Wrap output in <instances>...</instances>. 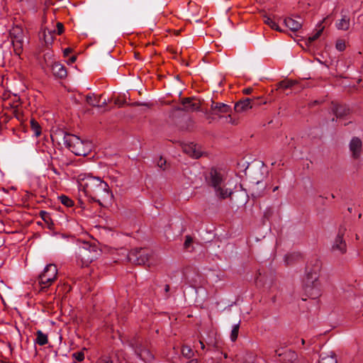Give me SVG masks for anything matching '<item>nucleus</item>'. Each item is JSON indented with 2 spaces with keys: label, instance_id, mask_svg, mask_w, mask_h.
<instances>
[{
  "label": "nucleus",
  "instance_id": "1",
  "mask_svg": "<svg viewBox=\"0 0 363 363\" xmlns=\"http://www.w3.org/2000/svg\"><path fill=\"white\" fill-rule=\"evenodd\" d=\"M79 188L91 201L97 202L100 206L111 201L113 194L106 182L100 177L90 174L81 173L77 177Z\"/></svg>",
  "mask_w": 363,
  "mask_h": 363
},
{
  "label": "nucleus",
  "instance_id": "2",
  "mask_svg": "<svg viewBox=\"0 0 363 363\" xmlns=\"http://www.w3.org/2000/svg\"><path fill=\"white\" fill-rule=\"evenodd\" d=\"M321 265V261L315 258L311 260L306 268L303 288L306 296L312 299H315L321 295V284L319 280Z\"/></svg>",
  "mask_w": 363,
  "mask_h": 363
},
{
  "label": "nucleus",
  "instance_id": "3",
  "mask_svg": "<svg viewBox=\"0 0 363 363\" xmlns=\"http://www.w3.org/2000/svg\"><path fill=\"white\" fill-rule=\"evenodd\" d=\"M205 180L207 185L214 189L216 196L220 199H225L233 194L232 191L225 186L226 174L220 168H211L205 176Z\"/></svg>",
  "mask_w": 363,
  "mask_h": 363
},
{
  "label": "nucleus",
  "instance_id": "4",
  "mask_svg": "<svg viewBox=\"0 0 363 363\" xmlns=\"http://www.w3.org/2000/svg\"><path fill=\"white\" fill-rule=\"evenodd\" d=\"M64 143L75 155L86 156L91 150V143L82 140L79 137L72 134H66Z\"/></svg>",
  "mask_w": 363,
  "mask_h": 363
},
{
  "label": "nucleus",
  "instance_id": "5",
  "mask_svg": "<svg viewBox=\"0 0 363 363\" xmlns=\"http://www.w3.org/2000/svg\"><path fill=\"white\" fill-rule=\"evenodd\" d=\"M77 262L82 267H87L97 258L98 251L96 246L87 243L85 246L79 247L77 253Z\"/></svg>",
  "mask_w": 363,
  "mask_h": 363
},
{
  "label": "nucleus",
  "instance_id": "6",
  "mask_svg": "<svg viewBox=\"0 0 363 363\" xmlns=\"http://www.w3.org/2000/svg\"><path fill=\"white\" fill-rule=\"evenodd\" d=\"M57 268L54 264H48L39 275V284L43 289L49 287L57 279Z\"/></svg>",
  "mask_w": 363,
  "mask_h": 363
},
{
  "label": "nucleus",
  "instance_id": "7",
  "mask_svg": "<svg viewBox=\"0 0 363 363\" xmlns=\"http://www.w3.org/2000/svg\"><path fill=\"white\" fill-rule=\"evenodd\" d=\"M128 259L135 264H145L149 259L148 250L146 248H135L128 254Z\"/></svg>",
  "mask_w": 363,
  "mask_h": 363
},
{
  "label": "nucleus",
  "instance_id": "8",
  "mask_svg": "<svg viewBox=\"0 0 363 363\" xmlns=\"http://www.w3.org/2000/svg\"><path fill=\"white\" fill-rule=\"evenodd\" d=\"M345 232L346 228L344 226H341L332 244L331 251L335 255H342L347 252V244L343 238Z\"/></svg>",
  "mask_w": 363,
  "mask_h": 363
},
{
  "label": "nucleus",
  "instance_id": "9",
  "mask_svg": "<svg viewBox=\"0 0 363 363\" xmlns=\"http://www.w3.org/2000/svg\"><path fill=\"white\" fill-rule=\"evenodd\" d=\"M260 99H250V98H245L244 99H241L239 101H238L234 106V109L238 113H242L247 111L250 109H251L253 106L256 105H259L261 104H266V101H262L261 102L257 103V100H259Z\"/></svg>",
  "mask_w": 363,
  "mask_h": 363
},
{
  "label": "nucleus",
  "instance_id": "10",
  "mask_svg": "<svg viewBox=\"0 0 363 363\" xmlns=\"http://www.w3.org/2000/svg\"><path fill=\"white\" fill-rule=\"evenodd\" d=\"M182 108L186 112H193L200 108V102L192 97L184 98L182 100Z\"/></svg>",
  "mask_w": 363,
  "mask_h": 363
},
{
  "label": "nucleus",
  "instance_id": "11",
  "mask_svg": "<svg viewBox=\"0 0 363 363\" xmlns=\"http://www.w3.org/2000/svg\"><path fill=\"white\" fill-rule=\"evenodd\" d=\"M212 114L221 117L223 114L231 112V107L224 103L212 101L211 105Z\"/></svg>",
  "mask_w": 363,
  "mask_h": 363
},
{
  "label": "nucleus",
  "instance_id": "12",
  "mask_svg": "<svg viewBox=\"0 0 363 363\" xmlns=\"http://www.w3.org/2000/svg\"><path fill=\"white\" fill-rule=\"evenodd\" d=\"M15 100L13 101V104L11 105L12 108V114L13 116L19 121L20 125H23V106L22 103L21 102L20 97H17L16 95L14 96Z\"/></svg>",
  "mask_w": 363,
  "mask_h": 363
},
{
  "label": "nucleus",
  "instance_id": "13",
  "mask_svg": "<svg viewBox=\"0 0 363 363\" xmlns=\"http://www.w3.org/2000/svg\"><path fill=\"white\" fill-rule=\"evenodd\" d=\"M183 150L186 154L196 159L199 158L202 155L200 147L193 143L185 144L183 146Z\"/></svg>",
  "mask_w": 363,
  "mask_h": 363
},
{
  "label": "nucleus",
  "instance_id": "14",
  "mask_svg": "<svg viewBox=\"0 0 363 363\" xmlns=\"http://www.w3.org/2000/svg\"><path fill=\"white\" fill-rule=\"evenodd\" d=\"M135 352L137 355L144 362H151L154 359V356L150 350L145 346H140L136 348Z\"/></svg>",
  "mask_w": 363,
  "mask_h": 363
},
{
  "label": "nucleus",
  "instance_id": "15",
  "mask_svg": "<svg viewBox=\"0 0 363 363\" xmlns=\"http://www.w3.org/2000/svg\"><path fill=\"white\" fill-rule=\"evenodd\" d=\"M350 150L354 158H358L362 150V141L358 138H353L350 143Z\"/></svg>",
  "mask_w": 363,
  "mask_h": 363
},
{
  "label": "nucleus",
  "instance_id": "16",
  "mask_svg": "<svg viewBox=\"0 0 363 363\" xmlns=\"http://www.w3.org/2000/svg\"><path fill=\"white\" fill-rule=\"evenodd\" d=\"M13 51L20 58L23 54V40L19 36H14L12 38Z\"/></svg>",
  "mask_w": 363,
  "mask_h": 363
},
{
  "label": "nucleus",
  "instance_id": "17",
  "mask_svg": "<svg viewBox=\"0 0 363 363\" xmlns=\"http://www.w3.org/2000/svg\"><path fill=\"white\" fill-rule=\"evenodd\" d=\"M101 97L102 95L97 96L95 94H89L86 97V101L89 105L92 106L101 107L106 104V100H104L102 104H100V100Z\"/></svg>",
  "mask_w": 363,
  "mask_h": 363
},
{
  "label": "nucleus",
  "instance_id": "18",
  "mask_svg": "<svg viewBox=\"0 0 363 363\" xmlns=\"http://www.w3.org/2000/svg\"><path fill=\"white\" fill-rule=\"evenodd\" d=\"M53 74L59 78H64L67 76L66 68L60 63H54L52 66Z\"/></svg>",
  "mask_w": 363,
  "mask_h": 363
},
{
  "label": "nucleus",
  "instance_id": "19",
  "mask_svg": "<svg viewBox=\"0 0 363 363\" xmlns=\"http://www.w3.org/2000/svg\"><path fill=\"white\" fill-rule=\"evenodd\" d=\"M284 25L292 31H296L301 27V23L291 18H286L284 20Z\"/></svg>",
  "mask_w": 363,
  "mask_h": 363
},
{
  "label": "nucleus",
  "instance_id": "20",
  "mask_svg": "<svg viewBox=\"0 0 363 363\" xmlns=\"http://www.w3.org/2000/svg\"><path fill=\"white\" fill-rule=\"evenodd\" d=\"M350 20L347 16H342V18L336 23V28L338 30H347L350 28Z\"/></svg>",
  "mask_w": 363,
  "mask_h": 363
},
{
  "label": "nucleus",
  "instance_id": "21",
  "mask_svg": "<svg viewBox=\"0 0 363 363\" xmlns=\"http://www.w3.org/2000/svg\"><path fill=\"white\" fill-rule=\"evenodd\" d=\"M30 128L33 132L34 136L39 137L41 135L42 128L34 118L30 120Z\"/></svg>",
  "mask_w": 363,
  "mask_h": 363
},
{
  "label": "nucleus",
  "instance_id": "22",
  "mask_svg": "<svg viewBox=\"0 0 363 363\" xmlns=\"http://www.w3.org/2000/svg\"><path fill=\"white\" fill-rule=\"evenodd\" d=\"M318 363H337V362L334 353L332 352L331 354L322 353Z\"/></svg>",
  "mask_w": 363,
  "mask_h": 363
},
{
  "label": "nucleus",
  "instance_id": "23",
  "mask_svg": "<svg viewBox=\"0 0 363 363\" xmlns=\"http://www.w3.org/2000/svg\"><path fill=\"white\" fill-rule=\"evenodd\" d=\"M349 108H347L345 106L342 105H337L333 108V111L337 118H340L344 116H346L349 113Z\"/></svg>",
  "mask_w": 363,
  "mask_h": 363
},
{
  "label": "nucleus",
  "instance_id": "24",
  "mask_svg": "<svg viewBox=\"0 0 363 363\" xmlns=\"http://www.w3.org/2000/svg\"><path fill=\"white\" fill-rule=\"evenodd\" d=\"M263 21L265 24L268 25L272 29L279 32L282 31L279 25L270 17L266 15L263 16Z\"/></svg>",
  "mask_w": 363,
  "mask_h": 363
},
{
  "label": "nucleus",
  "instance_id": "25",
  "mask_svg": "<svg viewBox=\"0 0 363 363\" xmlns=\"http://www.w3.org/2000/svg\"><path fill=\"white\" fill-rule=\"evenodd\" d=\"M37 337L35 340V342L38 345L43 346L48 343V335L43 333L41 330H38L36 333Z\"/></svg>",
  "mask_w": 363,
  "mask_h": 363
},
{
  "label": "nucleus",
  "instance_id": "26",
  "mask_svg": "<svg viewBox=\"0 0 363 363\" xmlns=\"http://www.w3.org/2000/svg\"><path fill=\"white\" fill-rule=\"evenodd\" d=\"M40 217L42 219L45 221V223L48 225V227L49 228H52V226L53 225V223L51 218V216L49 213L41 211L40 212Z\"/></svg>",
  "mask_w": 363,
  "mask_h": 363
},
{
  "label": "nucleus",
  "instance_id": "27",
  "mask_svg": "<svg viewBox=\"0 0 363 363\" xmlns=\"http://www.w3.org/2000/svg\"><path fill=\"white\" fill-rule=\"evenodd\" d=\"M60 201L66 207H72L74 206V201L65 195L58 196Z\"/></svg>",
  "mask_w": 363,
  "mask_h": 363
},
{
  "label": "nucleus",
  "instance_id": "28",
  "mask_svg": "<svg viewBox=\"0 0 363 363\" xmlns=\"http://www.w3.org/2000/svg\"><path fill=\"white\" fill-rule=\"evenodd\" d=\"M295 84V81L286 79L279 82L277 86L279 89H287L292 87Z\"/></svg>",
  "mask_w": 363,
  "mask_h": 363
},
{
  "label": "nucleus",
  "instance_id": "29",
  "mask_svg": "<svg viewBox=\"0 0 363 363\" xmlns=\"http://www.w3.org/2000/svg\"><path fill=\"white\" fill-rule=\"evenodd\" d=\"M182 354L187 359H190L194 356V352L189 346L184 345L182 348Z\"/></svg>",
  "mask_w": 363,
  "mask_h": 363
},
{
  "label": "nucleus",
  "instance_id": "30",
  "mask_svg": "<svg viewBox=\"0 0 363 363\" xmlns=\"http://www.w3.org/2000/svg\"><path fill=\"white\" fill-rule=\"evenodd\" d=\"M324 29V27H321L316 32L315 34H313V35L311 36H309L307 39V43L306 44L308 45H310L311 43H312L313 41H315V40H317L321 35L323 30Z\"/></svg>",
  "mask_w": 363,
  "mask_h": 363
},
{
  "label": "nucleus",
  "instance_id": "31",
  "mask_svg": "<svg viewBox=\"0 0 363 363\" xmlns=\"http://www.w3.org/2000/svg\"><path fill=\"white\" fill-rule=\"evenodd\" d=\"M239 328H240V323L235 324L233 326V329L231 330L230 333V340L233 342H235L238 336L239 333Z\"/></svg>",
  "mask_w": 363,
  "mask_h": 363
},
{
  "label": "nucleus",
  "instance_id": "32",
  "mask_svg": "<svg viewBox=\"0 0 363 363\" xmlns=\"http://www.w3.org/2000/svg\"><path fill=\"white\" fill-rule=\"evenodd\" d=\"M55 30H48V34H47L45 31L44 32V40L47 45L51 44L52 43L54 38L53 35L55 33Z\"/></svg>",
  "mask_w": 363,
  "mask_h": 363
},
{
  "label": "nucleus",
  "instance_id": "33",
  "mask_svg": "<svg viewBox=\"0 0 363 363\" xmlns=\"http://www.w3.org/2000/svg\"><path fill=\"white\" fill-rule=\"evenodd\" d=\"M276 353L278 354V356H281L282 354H284V356H287L289 357V361H292L293 359H296V354L293 352V351H291V350H287L284 352V354H281V353H279L278 350H276Z\"/></svg>",
  "mask_w": 363,
  "mask_h": 363
},
{
  "label": "nucleus",
  "instance_id": "34",
  "mask_svg": "<svg viewBox=\"0 0 363 363\" xmlns=\"http://www.w3.org/2000/svg\"><path fill=\"white\" fill-rule=\"evenodd\" d=\"M336 49L339 51H344L346 48V43L343 39H338L335 44Z\"/></svg>",
  "mask_w": 363,
  "mask_h": 363
},
{
  "label": "nucleus",
  "instance_id": "35",
  "mask_svg": "<svg viewBox=\"0 0 363 363\" xmlns=\"http://www.w3.org/2000/svg\"><path fill=\"white\" fill-rule=\"evenodd\" d=\"M256 355L253 353H247L244 357L243 363H255Z\"/></svg>",
  "mask_w": 363,
  "mask_h": 363
},
{
  "label": "nucleus",
  "instance_id": "36",
  "mask_svg": "<svg viewBox=\"0 0 363 363\" xmlns=\"http://www.w3.org/2000/svg\"><path fill=\"white\" fill-rule=\"evenodd\" d=\"M72 357L77 362H82L84 359V353L83 351H79L72 354Z\"/></svg>",
  "mask_w": 363,
  "mask_h": 363
},
{
  "label": "nucleus",
  "instance_id": "37",
  "mask_svg": "<svg viewBox=\"0 0 363 363\" xmlns=\"http://www.w3.org/2000/svg\"><path fill=\"white\" fill-rule=\"evenodd\" d=\"M40 187L39 180L38 178H34L30 185V190L36 192Z\"/></svg>",
  "mask_w": 363,
  "mask_h": 363
},
{
  "label": "nucleus",
  "instance_id": "38",
  "mask_svg": "<svg viewBox=\"0 0 363 363\" xmlns=\"http://www.w3.org/2000/svg\"><path fill=\"white\" fill-rule=\"evenodd\" d=\"M157 164L160 168H161L163 170H165L167 169V161L162 157H160L159 159Z\"/></svg>",
  "mask_w": 363,
  "mask_h": 363
},
{
  "label": "nucleus",
  "instance_id": "39",
  "mask_svg": "<svg viewBox=\"0 0 363 363\" xmlns=\"http://www.w3.org/2000/svg\"><path fill=\"white\" fill-rule=\"evenodd\" d=\"M192 242H193V240H192L191 237H190L189 235H186L184 243V248L188 249L189 247V246L191 245V244L192 243Z\"/></svg>",
  "mask_w": 363,
  "mask_h": 363
},
{
  "label": "nucleus",
  "instance_id": "40",
  "mask_svg": "<svg viewBox=\"0 0 363 363\" xmlns=\"http://www.w3.org/2000/svg\"><path fill=\"white\" fill-rule=\"evenodd\" d=\"M228 116L226 118V121L228 123H230L232 125H237L238 123V121L235 118H233L231 115L229 113H228Z\"/></svg>",
  "mask_w": 363,
  "mask_h": 363
},
{
  "label": "nucleus",
  "instance_id": "41",
  "mask_svg": "<svg viewBox=\"0 0 363 363\" xmlns=\"http://www.w3.org/2000/svg\"><path fill=\"white\" fill-rule=\"evenodd\" d=\"M99 363H118V360H114L111 358H103L100 359Z\"/></svg>",
  "mask_w": 363,
  "mask_h": 363
},
{
  "label": "nucleus",
  "instance_id": "42",
  "mask_svg": "<svg viewBox=\"0 0 363 363\" xmlns=\"http://www.w3.org/2000/svg\"><path fill=\"white\" fill-rule=\"evenodd\" d=\"M57 33L58 35H60L62 33L63 30H64V26L62 23H60L58 22L57 23Z\"/></svg>",
  "mask_w": 363,
  "mask_h": 363
},
{
  "label": "nucleus",
  "instance_id": "43",
  "mask_svg": "<svg viewBox=\"0 0 363 363\" xmlns=\"http://www.w3.org/2000/svg\"><path fill=\"white\" fill-rule=\"evenodd\" d=\"M252 89L250 87L245 88L242 90L243 94H247V95L250 94L252 93Z\"/></svg>",
  "mask_w": 363,
  "mask_h": 363
},
{
  "label": "nucleus",
  "instance_id": "44",
  "mask_svg": "<svg viewBox=\"0 0 363 363\" xmlns=\"http://www.w3.org/2000/svg\"><path fill=\"white\" fill-rule=\"evenodd\" d=\"M72 52V49L69 48H65L64 50V55L67 56Z\"/></svg>",
  "mask_w": 363,
  "mask_h": 363
},
{
  "label": "nucleus",
  "instance_id": "45",
  "mask_svg": "<svg viewBox=\"0 0 363 363\" xmlns=\"http://www.w3.org/2000/svg\"><path fill=\"white\" fill-rule=\"evenodd\" d=\"M169 289H170V286L169 284H166L164 286V291L166 294H168V292L169 291Z\"/></svg>",
  "mask_w": 363,
  "mask_h": 363
},
{
  "label": "nucleus",
  "instance_id": "46",
  "mask_svg": "<svg viewBox=\"0 0 363 363\" xmlns=\"http://www.w3.org/2000/svg\"><path fill=\"white\" fill-rule=\"evenodd\" d=\"M13 131L14 134H16V135L20 138V134H19L21 133L20 130L13 129Z\"/></svg>",
  "mask_w": 363,
  "mask_h": 363
},
{
  "label": "nucleus",
  "instance_id": "47",
  "mask_svg": "<svg viewBox=\"0 0 363 363\" xmlns=\"http://www.w3.org/2000/svg\"><path fill=\"white\" fill-rule=\"evenodd\" d=\"M199 344H200V345H201V350H204V349H205V347H206V346H205V345H204L203 342L202 340H199Z\"/></svg>",
  "mask_w": 363,
  "mask_h": 363
},
{
  "label": "nucleus",
  "instance_id": "48",
  "mask_svg": "<svg viewBox=\"0 0 363 363\" xmlns=\"http://www.w3.org/2000/svg\"><path fill=\"white\" fill-rule=\"evenodd\" d=\"M177 111H184V109L182 108V104L180 106H177L175 108Z\"/></svg>",
  "mask_w": 363,
  "mask_h": 363
},
{
  "label": "nucleus",
  "instance_id": "49",
  "mask_svg": "<svg viewBox=\"0 0 363 363\" xmlns=\"http://www.w3.org/2000/svg\"><path fill=\"white\" fill-rule=\"evenodd\" d=\"M70 60L72 62H74L75 60H76V57L75 56H72L71 58H70Z\"/></svg>",
  "mask_w": 363,
  "mask_h": 363
},
{
  "label": "nucleus",
  "instance_id": "50",
  "mask_svg": "<svg viewBox=\"0 0 363 363\" xmlns=\"http://www.w3.org/2000/svg\"><path fill=\"white\" fill-rule=\"evenodd\" d=\"M301 343H302V345L305 344V340L303 339H301Z\"/></svg>",
  "mask_w": 363,
  "mask_h": 363
},
{
  "label": "nucleus",
  "instance_id": "51",
  "mask_svg": "<svg viewBox=\"0 0 363 363\" xmlns=\"http://www.w3.org/2000/svg\"><path fill=\"white\" fill-rule=\"evenodd\" d=\"M140 105H142V106H148V104H140Z\"/></svg>",
  "mask_w": 363,
  "mask_h": 363
},
{
  "label": "nucleus",
  "instance_id": "52",
  "mask_svg": "<svg viewBox=\"0 0 363 363\" xmlns=\"http://www.w3.org/2000/svg\"><path fill=\"white\" fill-rule=\"evenodd\" d=\"M318 101H314L313 102V104H318Z\"/></svg>",
  "mask_w": 363,
  "mask_h": 363
},
{
  "label": "nucleus",
  "instance_id": "53",
  "mask_svg": "<svg viewBox=\"0 0 363 363\" xmlns=\"http://www.w3.org/2000/svg\"><path fill=\"white\" fill-rule=\"evenodd\" d=\"M188 363H196V362H194V360H191V361L189 362Z\"/></svg>",
  "mask_w": 363,
  "mask_h": 363
},
{
  "label": "nucleus",
  "instance_id": "54",
  "mask_svg": "<svg viewBox=\"0 0 363 363\" xmlns=\"http://www.w3.org/2000/svg\"><path fill=\"white\" fill-rule=\"evenodd\" d=\"M356 239L358 240L359 239V236L358 235H356Z\"/></svg>",
  "mask_w": 363,
  "mask_h": 363
},
{
  "label": "nucleus",
  "instance_id": "55",
  "mask_svg": "<svg viewBox=\"0 0 363 363\" xmlns=\"http://www.w3.org/2000/svg\"><path fill=\"white\" fill-rule=\"evenodd\" d=\"M224 357H225V358H227V354H224Z\"/></svg>",
  "mask_w": 363,
  "mask_h": 363
}]
</instances>
